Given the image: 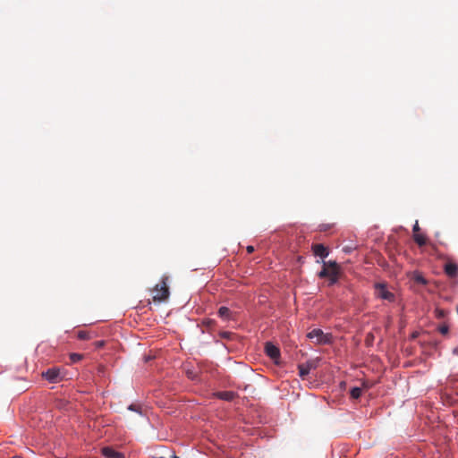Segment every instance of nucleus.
I'll return each mask as SVG.
<instances>
[{
  "instance_id": "1",
  "label": "nucleus",
  "mask_w": 458,
  "mask_h": 458,
  "mask_svg": "<svg viewBox=\"0 0 458 458\" xmlns=\"http://www.w3.org/2000/svg\"><path fill=\"white\" fill-rule=\"evenodd\" d=\"M167 280L168 276H163L160 284H157L154 287L153 292L155 294L153 295V301L155 302L165 301L168 299L170 293L167 286Z\"/></svg>"
},
{
  "instance_id": "2",
  "label": "nucleus",
  "mask_w": 458,
  "mask_h": 458,
  "mask_svg": "<svg viewBox=\"0 0 458 458\" xmlns=\"http://www.w3.org/2000/svg\"><path fill=\"white\" fill-rule=\"evenodd\" d=\"M42 377L51 383L59 382L64 378V376L61 374V370L58 368L48 369L47 371L42 372Z\"/></svg>"
},
{
  "instance_id": "3",
  "label": "nucleus",
  "mask_w": 458,
  "mask_h": 458,
  "mask_svg": "<svg viewBox=\"0 0 458 458\" xmlns=\"http://www.w3.org/2000/svg\"><path fill=\"white\" fill-rule=\"evenodd\" d=\"M265 352L276 363H278V360L280 358V350L277 346L270 342H267L265 344Z\"/></svg>"
},
{
  "instance_id": "4",
  "label": "nucleus",
  "mask_w": 458,
  "mask_h": 458,
  "mask_svg": "<svg viewBox=\"0 0 458 458\" xmlns=\"http://www.w3.org/2000/svg\"><path fill=\"white\" fill-rule=\"evenodd\" d=\"M339 276V267L335 261H330V270L327 276L329 280V285L336 284Z\"/></svg>"
},
{
  "instance_id": "5",
  "label": "nucleus",
  "mask_w": 458,
  "mask_h": 458,
  "mask_svg": "<svg viewBox=\"0 0 458 458\" xmlns=\"http://www.w3.org/2000/svg\"><path fill=\"white\" fill-rule=\"evenodd\" d=\"M377 294L379 298L386 300L388 301H394V295L389 292L384 284H377Z\"/></svg>"
},
{
  "instance_id": "6",
  "label": "nucleus",
  "mask_w": 458,
  "mask_h": 458,
  "mask_svg": "<svg viewBox=\"0 0 458 458\" xmlns=\"http://www.w3.org/2000/svg\"><path fill=\"white\" fill-rule=\"evenodd\" d=\"M316 368V362L313 361V360H309L307 361L306 363H302V364H299L298 366V369H299V376L301 377V378H305L306 376L309 375V373L310 372V370L312 369H315Z\"/></svg>"
},
{
  "instance_id": "7",
  "label": "nucleus",
  "mask_w": 458,
  "mask_h": 458,
  "mask_svg": "<svg viewBox=\"0 0 458 458\" xmlns=\"http://www.w3.org/2000/svg\"><path fill=\"white\" fill-rule=\"evenodd\" d=\"M307 336L310 339H316L318 344H325L328 341L327 335L321 329H313Z\"/></svg>"
},
{
  "instance_id": "8",
  "label": "nucleus",
  "mask_w": 458,
  "mask_h": 458,
  "mask_svg": "<svg viewBox=\"0 0 458 458\" xmlns=\"http://www.w3.org/2000/svg\"><path fill=\"white\" fill-rule=\"evenodd\" d=\"M311 250L315 256H318L322 259L328 256V250L323 244H313Z\"/></svg>"
},
{
  "instance_id": "9",
  "label": "nucleus",
  "mask_w": 458,
  "mask_h": 458,
  "mask_svg": "<svg viewBox=\"0 0 458 458\" xmlns=\"http://www.w3.org/2000/svg\"><path fill=\"white\" fill-rule=\"evenodd\" d=\"M102 454L106 458H125L123 453L117 452L111 447H104L102 449Z\"/></svg>"
},
{
  "instance_id": "10",
  "label": "nucleus",
  "mask_w": 458,
  "mask_h": 458,
  "mask_svg": "<svg viewBox=\"0 0 458 458\" xmlns=\"http://www.w3.org/2000/svg\"><path fill=\"white\" fill-rule=\"evenodd\" d=\"M445 274L452 278L458 276V266L455 263L449 262L445 266Z\"/></svg>"
},
{
  "instance_id": "11",
  "label": "nucleus",
  "mask_w": 458,
  "mask_h": 458,
  "mask_svg": "<svg viewBox=\"0 0 458 458\" xmlns=\"http://www.w3.org/2000/svg\"><path fill=\"white\" fill-rule=\"evenodd\" d=\"M216 395L221 400L233 401L236 394L234 392H232V391H224V392H218L216 394Z\"/></svg>"
},
{
  "instance_id": "12",
  "label": "nucleus",
  "mask_w": 458,
  "mask_h": 458,
  "mask_svg": "<svg viewBox=\"0 0 458 458\" xmlns=\"http://www.w3.org/2000/svg\"><path fill=\"white\" fill-rule=\"evenodd\" d=\"M413 240L420 247L425 246L427 244V237L422 233H414Z\"/></svg>"
},
{
  "instance_id": "13",
  "label": "nucleus",
  "mask_w": 458,
  "mask_h": 458,
  "mask_svg": "<svg viewBox=\"0 0 458 458\" xmlns=\"http://www.w3.org/2000/svg\"><path fill=\"white\" fill-rule=\"evenodd\" d=\"M218 316L223 319H229L231 318V310L227 307H220L218 310Z\"/></svg>"
},
{
  "instance_id": "14",
  "label": "nucleus",
  "mask_w": 458,
  "mask_h": 458,
  "mask_svg": "<svg viewBox=\"0 0 458 458\" xmlns=\"http://www.w3.org/2000/svg\"><path fill=\"white\" fill-rule=\"evenodd\" d=\"M329 270H330V261H328V262H325L324 261L323 262V268L318 273V276L320 278H326L328 276Z\"/></svg>"
},
{
  "instance_id": "15",
  "label": "nucleus",
  "mask_w": 458,
  "mask_h": 458,
  "mask_svg": "<svg viewBox=\"0 0 458 458\" xmlns=\"http://www.w3.org/2000/svg\"><path fill=\"white\" fill-rule=\"evenodd\" d=\"M361 393H362V391H361V388H360V387H353L350 391L351 396L353 399L360 398L361 395Z\"/></svg>"
},
{
  "instance_id": "16",
  "label": "nucleus",
  "mask_w": 458,
  "mask_h": 458,
  "mask_svg": "<svg viewBox=\"0 0 458 458\" xmlns=\"http://www.w3.org/2000/svg\"><path fill=\"white\" fill-rule=\"evenodd\" d=\"M82 358H83L82 354H79V353H71L70 354V360L73 363L79 362Z\"/></svg>"
},
{
  "instance_id": "17",
  "label": "nucleus",
  "mask_w": 458,
  "mask_h": 458,
  "mask_svg": "<svg viewBox=\"0 0 458 458\" xmlns=\"http://www.w3.org/2000/svg\"><path fill=\"white\" fill-rule=\"evenodd\" d=\"M78 338L81 340H88L89 339V334L86 331H80L78 332Z\"/></svg>"
},
{
  "instance_id": "18",
  "label": "nucleus",
  "mask_w": 458,
  "mask_h": 458,
  "mask_svg": "<svg viewBox=\"0 0 458 458\" xmlns=\"http://www.w3.org/2000/svg\"><path fill=\"white\" fill-rule=\"evenodd\" d=\"M415 281L421 284H427V280L421 275H417L415 276Z\"/></svg>"
},
{
  "instance_id": "19",
  "label": "nucleus",
  "mask_w": 458,
  "mask_h": 458,
  "mask_svg": "<svg viewBox=\"0 0 458 458\" xmlns=\"http://www.w3.org/2000/svg\"><path fill=\"white\" fill-rule=\"evenodd\" d=\"M438 331L440 332V334L442 335H446L449 331V327L448 326L446 325H442L438 327Z\"/></svg>"
},
{
  "instance_id": "20",
  "label": "nucleus",
  "mask_w": 458,
  "mask_h": 458,
  "mask_svg": "<svg viewBox=\"0 0 458 458\" xmlns=\"http://www.w3.org/2000/svg\"><path fill=\"white\" fill-rule=\"evenodd\" d=\"M353 250H355V247L353 246H344L343 248V250L346 253H351Z\"/></svg>"
},
{
  "instance_id": "21",
  "label": "nucleus",
  "mask_w": 458,
  "mask_h": 458,
  "mask_svg": "<svg viewBox=\"0 0 458 458\" xmlns=\"http://www.w3.org/2000/svg\"><path fill=\"white\" fill-rule=\"evenodd\" d=\"M420 228L419 226V223L418 221L415 222V225H413V228H412V231H413V234L414 233H419Z\"/></svg>"
},
{
  "instance_id": "22",
  "label": "nucleus",
  "mask_w": 458,
  "mask_h": 458,
  "mask_svg": "<svg viewBox=\"0 0 458 458\" xmlns=\"http://www.w3.org/2000/svg\"><path fill=\"white\" fill-rule=\"evenodd\" d=\"M230 335H231V333H229V332H223L221 334V336L224 338H229Z\"/></svg>"
},
{
  "instance_id": "23",
  "label": "nucleus",
  "mask_w": 458,
  "mask_h": 458,
  "mask_svg": "<svg viewBox=\"0 0 458 458\" xmlns=\"http://www.w3.org/2000/svg\"><path fill=\"white\" fill-rule=\"evenodd\" d=\"M254 251V247L250 245L247 247V252L248 253H252Z\"/></svg>"
},
{
  "instance_id": "24",
  "label": "nucleus",
  "mask_w": 458,
  "mask_h": 458,
  "mask_svg": "<svg viewBox=\"0 0 458 458\" xmlns=\"http://www.w3.org/2000/svg\"><path fill=\"white\" fill-rule=\"evenodd\" d=\"M437 317L438 318H442V317L445 316L444 310H437Z\"/></svg>"
},
{
  "instance_id": "25",
  "label": "nucleus",
  "mask_w": 458,
  "mask_h": 458,
  "mask_svg": "<svg viewBox=\"0 0 458 458\" xmlns=\"http://www.w3.org/2000/svg\"><path fill=\"white\" fill-rule=\"evenodd\" d=\"M95 344H96V346L98 348H99V347H102L104 345V342L103 341L96 342Z\"/></svg>"
},
{
  "instance_id": "26",
  "label": "nucleus",
  "mask_w": 458,
  "mask_h": 458,
  "mask_svg": "<svg viewBox=\"0 0 458 458\" xmlns=\"http://www.w3.org/2000/svg\"><path fill=\"white\" fill-rule=\"evenodd\" d=\"M129 409L131 410V411H136V409L134 408V405H132V404L130 405Z\"/></svg>"
},
{
  "instance_id": "27",
  "label": "nucleus",
  "mask_w": 458,
  "mask_h": 458,
  "mask_svg": "<svg viewBox=\"0 0 458 458\" xmlns=\"http://www.w3.org/2000/svg\"><path fill=\"white\" fill-rule=\"evenodd\" d=\"M172 458H179V457L177 455H175V454H173Z\"/></svg>"
},
{
  "instance_id": "28",
  "label": "nucleus",
  "mask_w": 458,
  "mask_h": 458,
  "mask_svg": "<svg viewBox=\"0 0 458 458\" xmlns=\"http://www.w3.org/2000/svg\"><path fill=\"white\" fill-rule=\"evenodd\" d=\"M416 336H417V334H415V333H414V334L412 335V337H413V338H415Z\"/></svg>"
}]
</instances>
